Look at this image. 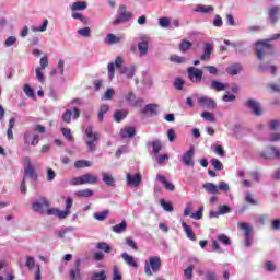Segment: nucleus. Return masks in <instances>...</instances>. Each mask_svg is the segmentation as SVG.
<instances>
[{
    "mask_svg": "<svg viewBox=\"0 0 280 280\" xmlns=\"http://www.w3.org/2000/svg\"><path fill=\"white\" fill-rule=\"evenodd\" d=\"M127 116H128V112L118 109L114 114V119L117 124H120V121H124V119H126Z\"/></svg>",
    "mask_w": 280,
    "mask_h": 280,
    "instance_id": "33",
    "label": "nucleus"
},
{
    "mask_svg": "<svg viewBox=\"0 0 280 280\" xmlns=\"http://www.w3.org/2000/svg\"><path fill=\"white\" fill-rule=\"evenodd\" d=\"M161 256H151L144 264V275L147 277H153L154 272H161Z\"/></svg>",
    "mask_w": 280,
    "mask_h": 280,
    "instance_id": "2",
    "label": "nucleus"
},
{
    "mask_svg": "<svg viewBox=\"0 0 280 280\" xmlns=\"http://www.w3.org/2000/svg\"><path fill=\"white\" fill-rule=\"evenodd\" d=\"M31 207L35 213H42V215H45V212L47 211L48 207H51V203L47 198L39 197L38 201H34Z\"/></svg>",
    "mask_w": 280,
    "mask_h": 280,
    "instance_id": "5",
    "label": "nucleus"
},
{
    "mask_svg": "<svg viewBox=\"0 0 280 280\" xmlns=\"http://www.w3.org/2000/svg\"><path fill=\"white\" fill-rule=\"evenodd\" d=\"M229 75H237L242 71V63H233L226 68Z\"/></svg>",
    "mask_w": 280,
    "mask_h": 280,
    "instance_id": "25",
    "label": "nucleus"
},
{
    "mask_svg": "<svg viewBox=\"0 0 280 280\" xmlns=\"http://www.w3.org/2000/svg\"><path fill=\"white\" fill-rule=\"evenodd\" d=\"M218 191H229L230 187L226 182H219Z\"/></svg>",
    "mask_w": 280,
    "mask_h": 280,
    "instance_id": "61",
    "label": "nucleus"
},
{
    "mask_svg": "<svg viewBox=\"0 0 280 280\" xmlns=\"http://www.w3.org/2000/svg\"><path fill=\"white\" fill-rule=\"evenodd\" d=\"M192 46L194 44H191V42L187 39H182V42L179 43V51H182V54H185V51H189Z\"/></svg>",
    "mask_w": 280,
    "mask_h": 280,
    "instance_id": "32",
    "label": "nucleus"
},
{
    "mask_svg": "<svg viewBox=\"0 0 280 280\" xmlns=\"http://www.w3.org/2000/svg\"><path fill=\"white\" fill-rule=\"evenodd\" d=\"M83 38H91V27L86 26L77 31Z\"/></svg>",
    "mask_w": 280,
    "mask_h": 280,
    "instance_id": "46",
    "label": "nucleus"
},
{
    "mask_svg": "<svg viewBox=\"0 0 280 280\" xmlns=\"http://www.w3.org/2000/svg\"><path fill=\"white\" fill-rule=\"evenodd\" d=\"M61 132L63 137L67 139V141H73V135H71V129L68 128H61Z\"/></svg>",
    "mask_w": 280,
    "mask_h": 280,
    "instance_id": "52",
    "label": "nucleus"
},
{
    "mask_svg": "<svg viewBox=\"0 0 280 280\" xmlns=\"http://www.w3.org/2000/svg\"><path fill=\"white\" fill-rule=\"evenodd\" d=\"M202 188L208 194H212V195L219 194L218 186L213 183H206V184L202 185Z\"/></svg>",
    "mask_w": 280,
    "mask_h": 280,
    "instance_id": "27",
    "label": "nucleus"
},
{
    "mask_svg": "<svg viewBox=\"0 0 280 280\" xmlns=\"http://www.w3.org/2000/svg\"><path fill=\"white\" fill-rule=\"evenodd\" d=\"M72 19H75L78 21H81V23H83V25H89V18H85L84 15H82V13L80 12H73L72 13Z\"/></svg>",
    "mask_w": 280,
    "mask_h": 280,
    "instance_id": "38",
    "label": "nucleus"
},
{
    "mask_svg": "<svg viewBox=\"0 0 280 280\" xmlns=\"http://www.w3.org/2000/svg\"><path fill=\"white\" fill-rule=\"evenodd\" d=\"M174 86L175 89H177V91H183V86H185V81H183V79L180 78H176L174 82Z\"/></svg>",
    "mask_w": 280,
    "mask_h": 280,
    "instance_id": "57",
    "label": "nucleus"
},
{
    "mask_svg": "<svg viewBox=\"0 0 280 280\" xmlns=\"http://www.w3.org/2000/svg\"><path fill=\"white\" fill-rule=\"evenodd\" d=\"M255 45L258 60H264L268 56H275V47L268 40H258Z\"/></svg>",
    "mask_w": 280,
    "mask_h": 280,
    "instance_id": "1",
    "label": "nucleus"
},
{
    "mask_svg": "<svg viewBox=\"0 0 280 280\" xmlns=\"http://www.w3.org/2000/svg\"><path fill=\"white\" fill-rule=\"evenodd\" d=\"M269 141H270L271 143H275V142H277V141H280V132L271 133V135L269 136Z\"/></svg>",
    "mask_w": 280,
    "mask_h": 280,
    "instance_id": "64",
    "label": "nucleus"
},
{
    "mask_svg": "<svg viewBox=\"0 0 280 280\" xmlns=\"http://www.w3.org/2000/svg\"><path fill=\"white\" fill-rule=\"evenodd\" d=\"M30 139H32V132L26 131L24 133V143L26 145H30V143H31V145H38V135H34L33 140L31 142H30Z\"/></svg>",
    "mask_w": 280,
    "mask_h": 280,
    "instance_id": "23",
    "label": "nucleus"
},
{
    "mask_svg": "<svg viewBox=\"0 0 280 280\" xmlns=\"http://www.w3.org/2000/svg\"><path fill=\"white\" fill-rule=\"evenodd\" d=\"M97 248L98 250H103L104 253H110V250H113V248H110V246L106 242L97 243Z\"/></svg>",
    "mask_w": 280,
    "mask_h": 280,
    "instance_id": "45",
    "label": "nucleus"
},
{
    "mask_svg": "<svg viewBox=\"0 0 280 280\" xmlns=\"http://www.w3.org/2000/svg\"><path fill=\"white\" fill-rule=\"evenodd\" d=\"M117 43H121V37H117L115 34H108L105 37L106 45H117Z\"/></svg>",
    "mask_w": 280,
    "mask_h": 280,
    "instance_id": "29",
    "label": "nucleus"
},
{
    "mask_svg": "<svg viewBox=\"0 0 280 280\" xmlns=\"http://www.w3.org/2000/svg\"><path fill=\"white\" fill-rule=\"evenodd\" d=\"M24 163V176H28L31 180L36 183L38 180V173H36V168L32 165L30 158H25Z\"/></svg>",
    "mask_w": 280,
    "mask_h": 280,
    "instance_id": "8",
    "label": "nucleus"
},
{
    "mask_svg": "<svg viewBox=\"0 0 280 280\" xmlns=\"http://www.w3.org/2000/svg\"><path fill=\"white\" fill-rule=\"evenodd\" d=\"M206 279L207 280H218V275L215 273V271H207Z\"/></svg>",
    "mask_w": 280,
    "mask_h": 280,
    "instance_id": "63",
    "label": "nucleus"
},
{
    "mask_svg": "<svg viewBox=\"0 0 280 280\" xmlns=\"http://www.w3.org/2000/svg\"><path fill=\"white\" fill-rule=\"evenodd\" d=\"M170 60L171 62H175L176 65H183L187 62V59H185V57H180L178 55H171Z\"/></svg>",
    "mask_w": 280,
    "mask_h": 280,
    "instance_id": "42",
    "label": "nucleus"
},
{
    "mask_svg": "<svg viewBox=\"0 0 280 280\" xmlns=\"http://www.w3.org/2000/svg\"><path fill=\"white\" fill-rule=\"evenodd\" d=\"M97 176L86 173L79 177H74L71 179L70 185L78 186V185H96Z\"/></svg>",
    "mask_w": 280,
    "mask_h": 280,
    "instance_id": "4",
    "label": "nucleus"
},
{
    "mask_svg": "<svg viewBox=\"0 0 280 280\" xmlns=\"http://www.w3.org/2000/svg\"><path fill=\"white\" fill-rule=\"evenodd\" d=\"M172 23L168 18H160L159 25L160 27H167Z\"/></svg>",
    "mask_w": 280,
    "mask_h": 280,
    "instance_id": "60",
    "label": "nucleus"
},
{
    "mask_svg": "<svg viewBox=\"0 0 280 280\" xmlns=\"http://www.w3.org/2000/svg\"><path fill=\"white\" fill-rule=\"evenodd\" d=\"M228 88H229V84H224L220 81H212V83H211V89H213L217 92L225 91V89H228Z\"/></svg>",
    "mask_w": 280,
    "mask_h": 280,
    "instance_id": "36",
    "label": "nucleus"
},
{
    "mask_svg": "<svg viewBox=\"0 0 280 280\" xmlns=\"http://www.w3.org/2000/svg\"><path fill=\"white\" fill-rule=\"evenodd\" d=\"M245 201H246L248 205H253L254 207H256L257 205H259V202H257V200L253 198V194H250V192H246Z\"/></svg>",
    "mask_w": 280,
    "mask_h": 280,
    "instance_id": "51",
    "label": "nucleus"
},
{
    "mask_svg": "<svg viewBox=\"0 0 280 280\" xmlns=\"http://www.w3.org/2000/svg\"><path fill=\"white\" fill-rule=\"evenodd\" d=\"M184 277L187 280L194 279V265H189L186 269H184Z\"/></svg>",
    "mask_w": 280,
    "mask_h": 280,
    "instance_id": "41",
    "label": "nucleus"
},
{
    "mask_svg": "<svg viewBox=\"0 0 280 280\" xmlns=\"http://www.w3.org/2000/svg\"><path fill=\"white\" fill-rule=\"evenodd\" d=\"M113 280H121V273H119V268L114 266L113 269Z\"/></svg>",
    "mask_w": 280,
    "mask_h": 280,
    "instance_id": "62",
    "label": "nucleus"
},
{
    "mask_svg": "<svg viewBox=\"0 0 280 280\" xmlns=\"http://www.w3.org/2000/svg\"><path fill=\"white\" fill-rule=\"evenodd\" d=\"M23 91L25 95H27V97H35L34 90L32 89V86H30V84L26 83L23 88Z\"/></svg>",
    "mask_w": 280,
    "mask_h": 280,
    "instance_id": "56",
    "label": "nucleus"
},
{
    "mask_svg": "<svg viewBox=\"0 0 280 280\" xmlns=\"http://www.w3.org/2000/svg\"><path fill=\"white\" fill-rule=\"evenodd\" d=\"M71 207H73V198L68 197L66 200V208H65V210H62V213H68L67 217L70 215Z\"/></svg>",
    "mask_w": 280,
    "mask_h": 280,
    "instance_id": "43",
    "label": "nucleus"
},
{
    "mask_svg": "<svg viewBox=\"0 0 280 280\" xmlns=\"http://www.w3.org/2000/svg\"><path fill=\"white\" fill-rule=\"evenodd\" d=\"M197 102L202 106V108H211L213 110L218 107V103H215L213 98H209L207 96L199 97Z\"/></svg>",
    "mask_w": 280,
    "mask_h": 280,
    "instance_id": "15",
    "label": "nucleus"
},
{
    "mask_svg": "<svg viewBox=\"0 0 280 280\" xmlns=\"http://www.w3.org/2000/svg\"><path fill=\"white\" fill-rule=\"evenodd\" d=\"M80 266H82V259L78 258L74 261V267L70 269L69 271V279L70 280H80L82 279V269H80Z\"/></svg>",
    "mask_w": 280,
    "mask_h": 280,
    "instance_id": "10",
    "label": "nucleus"
},
{
    "mask_svg": "<svg viewBox=\"0 0 280 280\" xmlns=\"http://www.w3.org/2000/svg\"><path fill=\"white\" fill-rule=\"evenodd\" d=\"M188 78L191 80V82H196L197 84L202 82V70L196 68V67H189L187 69Z\"/></svg>",
    "mask_w": 280,
    "mask_h": 280,
    "instance_id": "11",
    "label": "nucleus"
},
{
    "mask_svg": "<svg viewBox=\"0 0 280 280\" xmlns=\"http://www.w3.org/2000/svg\"><path fill=\"white\" fill-rule=\"evenodd\" d=\"M121 65H124V59L121 57H117L115 59V62L108 63L107 69H108L109 78H113V75H115V67L116 69H119L120 73L122 74L128 73V68L121 67Z\"/></svg>",
    "mask_w": 280,
    "mask_h": 280,
    "instance_id": "7",
    "label": "nucleus"
},
{
    "mask_svg": "<svg viewBox=\"0 0 280 280\" xmlns=\"http://www.w3.org/2000/svg\"><path fill=\"white\" fill-rule=\"evenodd\" d=\"M85 135H86L89 141H100V133L93 132V126H89L85 129Z\"/></svg>",
    "mask_w": 280,
    "mask_h": 280,
    "instance_id": "26",
    "label": "nucleus"
},
{
    "mask_svg": "<svg viewBox=\"0 0 280 280\" xmlns=\"http://www.w3.org/2000/svg\"><path fill=\"white\" fill-rule=\"evenodd\" d=\"M121 258L131 268H139V265L137 264V260H135V256H131L128 253H122Z\"/></svg>",
    "mask_w": 280,
    "mask_h": 280,
    "instance_id": "21",
    "label": "nucleus"
},
{
    "mask_svg": "<svg viewBox=\"0 0 280 280\" xmlns=\"http://www.w3.org/2000/svg\"><path fill=\"white\" fill-rule=\"evenodd\" d=\"M156 179L160 183H162V185H164V187H165V189H167V191H174V189H176V186H174V184L170 183V180H167V178H165V176L158 174Z\"/></svg>",
    "mask_w": 280,
    "mask_h": 280,
    "instance_id": "20",
    "label": "nucleus"
},
{
    "mask_svg": "<svg viewBox=\"0 0 280 280\" xmlns=\"http://www.w3.org/2000/svg\"><path fill=\"white\" fill-rule=\"evenodd\" d=\"M182 226L188 240H190L191 242H196V233H194V229H191V226L188 225L185 221L182 222Z\"/></svg>",
    "mask_w": 280,
    "mask_h": 280,
    "instance_id": "22",
    "label": "nucleus"
},
{
    "mask_svg": "<svg viewBox=\"0 0 280 280\" xmlns=\"http://www.w3.org/2000/svg\"><path fill=\"white\" fill-rule=\"evenodd\" d=\"M126 180L130 187H139V185H141L142 177L140 173H136L135 175L128 173L126 175Z\"/></svg>",
    "mask_w": 280,
    "mask_h": 280,
    "instance_id": "14",
    "label": "nucleus"
},
{
    "mask_svg": "<svg viewBox=\"0 0 280 280\" xmlns=\"http://www.w3.org/2000/svg\"><path fill=\"white\" fill-rule=\"evenodd\" d=\"M202 211L203 208L200 207L196 213L190 214V218H192V220H202Z\"/></svg>",
    "mask_w": 280,
    "mask_h": 280,
    "instance_id": "59",
    "label": "nucleus"
},
{
    "mask_svg": "<svg viewBox=\"0 0 280 280\" xmlns=\"http://www.w3.org/2000/svg\"><path fill=\"white\" fill-rule=\"evenodd\" d=\"M68 212H62V210L58 209V208H47L46 212L44 213V215H56L57 218H59V220H65V218H67Z\"/></svg>",
    "mask_w": 280,
    "mask_h": 280,
    "instance_id": "17",
    "label": "nucleus"
},
{
    "mask_svg": "<svg viewBox=\"0 0 280 280\" xmlns=\"http://www.w3.org/2000/svg\"><path fill=\"white\" fill-rule=\"evenodd\" d=\"M88 5L89 4L86 2H84V1H77V2L72 3L71 10H72V12H78V11L86 10Z\"/></svg>",
    "mask_w": 280,
    "mask_h": 280,
    "instance_id": "28",
    "label": "nucleus"
},
{
    "mask_svg": "<svg viewBox=\"0 0 280 280\" xmlns=\"http://www.w3.org/2000/svg\"><path fill=\"white\" fill-rule=\"evenodd\" d=\"M210 163H211L212 167H213L214 170H217V172H221V170H222V162H221L220 160H218V159H212V160L210 161Z\"/></svg>",
    "mask_w": 280,
    "mask_h": 280,
    "instance_id": "53",
    "label": "nucleus"
},
{
    "mask_svg": "<svg viewBox=\"0 0 280 280\" xmlns=\"http://www.w3.org/2000/svg\"><path fill=\"white\" fill-rule=\"evenodd\" d=\"M93 165V162L88 160H78L74 162L75 170H82L84 167H91Z\"/></svg>",
    "mask_w": 280,
    "mask_h": 280,
    "instance_id": "30",
    "label": "nucleus"
},
{
    "mask_svg": "<svg viewBox=\"0 0 280 280\" xmlns=\"http://www.w3.org/2000/svg\"><path fill=\"white\" fill-rule=\"evenodd\" d=\"M201 117H203L206 121H211V122L215 121V115H213V113L211 112H203L201 114Z\"/></svg>",
    "mask_w": 280,
    "mask_h": 280,
    "instance_id": "49",
    "label": "nucleus"
},
{
    "mask_svg": "<svg viewBox=\"0 0 280 280\" xmlns=\"http://www.w3.org/2000/svg\"><path fill=\"white\" fill-rule=\"evenodd\" d=\"M152 148H153V153L154 154H159L163 148V145L161 144V141L159 140H154L152 142Z\"/></svg>",
    "mask_w": 280,
    "mask_h": 280,
    "instance_id": "50",
    "label": "nucleus"
},
{
    "mask_svg": "<svg viewBox=\"0 0 280 280\" xmlns=\"http://www.w3.org/2000/svg\"><path fill=\"white\" fill-rule=\"evenodd\" d=\"M74 196H77V198H91V196H93V190L89 188L83 190H78L74 192Z\"/></svg>",
    "mask_w": 280,
    "mask_h": 280,
    "instance_id": "35",
    "label": "nucleus"
},
{
    "mask_svg": "<svg viewBox=\"0 0 280 280\" xmlns=\"http://www.w3.org/2000/svg\"><path fill=\"white\" fill-rule=\"evenodd\" d=\"M73 114L71 113V110L70 109H67L65 113H63V115L61 116V119H62V121H65L66 124H71V116H72Z\"/></svg>",
    "mask_w": 280,
    "mask_h": 280,
    "instance_id": "55",
    "label": "nucleus"
},
{
    "mask_svg": "<svg viewBox=\"0 0 280 280\" xmlns=\"http://www.w3.org/2000/svg\"><path fill=\"white\" fill-rule=\"evenodd\" d=\"M92 280H106V273L104 271L95 272L92 275Z\"/></svg>",
    "mask_w": 280,
    "mask_h": 280,
    "instance_id": "58",
    "label": "nucleus"
},
{
    "mask_svg": "<svg viewBox=\"0 0 280 280\" xmlns=\"http://www.w3.org/2000/svg\"><path fill=\"white\" fill-rule=\"evenodd\" d=\"M108 213H110V211H108V210H104L102 212H96V213H94V218H95V220H98V222H104V220H106V218H108Z\"/></svg>",
    "mask_w": 280,
    "mask_h": 280,
    "instance_id": "39",
    "label": "nucleus"
},
{
    "mask_svg": "<svg viewBox=\"0 0 280 280\" xmlns=\"http://www.w3.org/2000/svg\"><path fill=\"white\" fill-rule=\"evenodd\" d=\"M132 16H135V14L131 11H128V7H126V4H120L117 10V16L112 22V25H121L124 23H128V21L132 20Z\"/></svg>",
    "mask_w": 280,
    "mask_h": 280,
    "instance_id": "3",
    "label": "nucleus"
},
{
    "mask_svg": "<svg viewBox=\"0 0 280 280\" xmlns=\"http://www.w3.org/2000/svg\"><path fill=\"white\" fill-rule=\"evenodd\" d=\"M195 151L194 147H190L187 152H185L182 156V163L186 165L187 167H194L196 163L194 162Z\"/></svg>",
    "mask_w": 280,
    "mask_h": 280,
    "instance_id": "13",
    "label": "nucleus"
},
{
    "mask_svg": "<svg viewBox=\"0 0 280 280\" xmlns=\"http://www.w3.org/2000/svg\"><path fill=\"white\" fill-rule=\"evenodd\" d=\"M195 12H202L203 14H209V12H213V5H199L195 9Z\"/></svg>",
    "mask_w": 280,
    "mask_h": 280,
    "instance_id": "40",
    "label": "nucleus"
},
{
    "mask_svg": "<svg viewBox=\"0 0 280 280\" xmlns=\"http://www.w3.org/2000/svg\"><path fill=\"white\" fill-rule=\"evenodd\" d=\"M126 229H128V223L126 220H122L119 224L112 226V231L114 233H122V231H126Z\"/></svg>",
    "mask_w": 280,
    "mask_h": 280,
    "instance_id": "31",
    "label": "nucleus"
},
{
    "mask_svg": "<svg viewBox=\"0 0 280 280\" xmlns=\"http://www.w3.org/2000/svg\"><path fill=\"white\" fill-rule=\"evenodd\" d=\"M244 106L249 108V110H252L253 115H255L256 117H261V115L264 114V112L261 110V105L256 100L248 98L244 103Z\"/></svg>",
    "mask_w": 280,
    "mask_h": 280,
    "instance_id": "9",
    "label": "nucleus"
},
{
    "mask_svg": "<svg viewBox=\"0 0 280 280\" xmlns=\"http://www.w3.org/2000/svg\"><path fill=\"white\" fill-rule=\"evenodd\" d=\"M159 105L156 104H148L145 107L142 109L143 115H158L159 114Z\"/></svg>",
    "mask_w": 280,
    "mask_h": 280,
    "instance_id": "24",
    "label": "nucleus"
},
{
    "mask_svg": "<svg viewBox=\"0 0 280 280\" xmlns=\"http://www.w3.org/2000/svg\"><path fill=\"white\" fill-rule=\"evenodd\" d=\"M137 135V129L135 127H125L120 130L121 139H132Z\"/></svg>",
    "mask_w": 280,
    "mask_h": 280,
    "instance_id": "18",
    "label": "nucleus"
},
{
    "mask_svg": "<svg viewBox=\"0 0 280 280\" xmlns=\"http://www.w3.org/2000/svg\"><path fill=\"white\" fill-rule=\"evenodd\" d=\"M149 44L147 40L138 43V50L140 56H148Z\"/></svg>",
    "mask_w": 280,
    "mask_h": 280,
    "instance_id": "34",
    "label": "nucleus"
},
{
    "mask_svg": "<svg viewBox=\"0 0 280 280\" xmlns=\"http://www.w3.org/2000/svg\"><path fill=\"white\" fill-rule=\"evenodd\" d=\"M115 95V90L113 89H107L106 92L104 93V95L102 96L103 101H110L113 100Z\"/></svg>",
    "mask_w": 280,
    "mask_h": 280,
    "instance_id": "47",
    "label": "nucleus"
},
{
    "mask_svg": "<svg viewBox=\"0 0 280 280\" xmlns=\"http://www.w3.org/2000/svg\"><path fill=\"white\" fill-rule=\"evenodd\" d=\"M237 226L244 231L245 246L250 248L253 246V228L246 222H241Z\"/></svg>",
    "mask_w": 280,
    "mask_h": 280,
    "instance_id": "6",
    "label": "nucleus"
},
{
    "mask_svg": "<svg viewBox=\"0 0 280 280\" xmlns=\"http://www.w3.org/2000/svg\"><path fill=\"white\" fill-rule=\"evenodd\" d=\"M160 205L164 209V211H168V212L174 211V206H172L170 202L165 201L164 199H161Z\"/></svg>",
    "mask_w": 280,
    "mask_h": 280,
    "instance_id": "48",
    "label": "nucleus"
},
{
    "mask_svg": "<svg viewBox=\"0 0 280 280\" xmlns=\"http://www.w3.org/2000/svg\"><path fill=\"white\" fill-rule=\"evenodd\" d=\"M259 71H270L273 75L277 73V67L276 66H268V65H260Z\"/></svg>",
    "mask_w": 280,
    "mask_h": 280,
    "instance_id": "44",
    "label": "nucleus"
},
{
    "mask_svg": "<svg viewBox=\"0 0 280 280\" xmlns=\"http://www.w3.org/2000/svg\"><path fill=\"white\" fill-rule=\"evenodd\" d=\"M218 240L219 242H221V244H224L225 246H231V238H229L226 234H220L218 236Z\"/></svg>",
    "mask_w": 280,
    "mask_h": 280,
    "instance_id": "54",
    "label": "nucleus"
},
{
    "mask_svg": "<svg viewBox=\"0 0 280 280\" xmlns=\"http://www.w3.org/2000/svg\"><path fill=\"white\" fill-rule=\"evenodd\" d=\"M268 150L269 151L260 152L261 159H265L267 161L280 159V150L279 149H277L276 147H269Z\"/></svg>",
    "mask_w": 280,
    "mask_h": 280,
    "instance_id": "12",
    "label": "nucleus"
},
{
    "mask_svg": "<svg viewBox=\"0 0 280 280\" xmlns=\"http://www.w3.org/2000/svg\"><path fill=\"white\" fill-rule=\"evenodd\" d=\"M267 12H268V16H269L270 23H272V25H276V23H279L280 8L278 5L270 7L267 10Z\"/></svg>",
    "mask_w": 280,
    "mask_h": 280,
    "instance_id": "16",
    "label": "nucleus"
},
{
    "mask_svg": "<svg viewBox=\"0 0 280 280\" xmlns=\"http://www.w3.org/2000/svg\"><path fill=\"white\" fill-rule=\"evenodd\" d=\"M102 176H103V180L105 182V184L108 185V187H115V178L112 177L110 174L103 173Z\"/></svg>",
    "mask_w": 280,
    "mask_h": 280,
    "instance_id": "37",
    "label": "nucleus"
},
{
    "mask_svg": "<svg viewBox=\"0 0 280 280\" xmlns=\"http://www.w3.org/2000/svg\"><path fill=\"white\" fill-rule=\"evenodd\" d=\"M211 54H213V45L206 43L203 54L200 56V60H211Z\"/></svg>",
    "mask_w": 280,
    "mask_h": 280,
    "instance_id": "19",
    "label": "nucleus"
}]
</instances>
